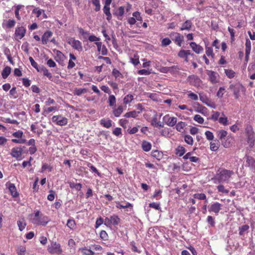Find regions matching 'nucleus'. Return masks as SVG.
I'll list each match as a JSON object with an SVG mask.
<instances>
[{"label":"nucleus","instance_id":"obj_1","mask_svg":"<svg viewBox=\"0 0 255 255\" xmlns=\"http://www.w3.org/2000/svg\"><path fill=\"white\" fill-rule=\"evenodd\" d=\"M234 175V172L231 170L222 169L218 171L214 177L215 183H228Z\"/></svg>","mask_w":255,"mask_h":255},{"label":"nucleus","instance_id":"obj_2","mask_svg":"<svg viewBox=\"0 0 255 255\" xmlns=\"http://www.w3.org/2000/svg\"><path fill=\"white\" fill-rule=\"evenodd\" d=\"M29 216L31 222L35 225L45 226L49 221L48 217L40 214L39 211H36Z\"/></svg>","mask_w":255,"mask_h":255},{"label":"nucleus","instance_id":"obj_3","mask_svg":"<svg viewBox=\"0 0 255 255\" xmlns=\"http://www.w3.org/2000/svg\"><path fill=\"white\" fill-rule=\"evenodd\" d=\"M230 89L233 92L235 99H238L240 96V92L245 91V87L240 83L232 84L230 85Z\"/></svg>","mask_w":255,"mask_h":255},{"label":"nucleus","instance_id":"obj_4","mask_svg":"<svg viewBox=\"0 0 255 255\" xmlns=\"http://www.w3.org/2000/svg\"><path fill=\"white\" fill-rule=\"evenodd\" d=\"M120 219L117 215H114L109 217H106L104 220V224L110 228L112 226H117L120 222Z\"/></svg>","mask_w":255,"mask_h":255},{"label":"nucleus","instance_id":"obj_5","mask_svg":"<svg viewBox=\"0 0 255 255\" xmlns=\"http://www.w3.org/2000/svg\"><path fill=\"white\" fill-rule=\"evenodd\" d=\"M51 120L53 123L60 126H64L68 124V119L62 115L54 116Z\"/></svg>","mask_w":255,"mask_h":255},{"label":"nucleus","instance_id":"obj_6","mask_svg":"<svg viewBox=\"0 0 255 255\" xmlns=\"http://www.w3.org/2000/svg\"><path fill=\"white\" fill-rule=\"evenodd\" d=\"M47 250L50 253L57 255H61L62 252L60 244L56 243H52L48 246Z\"/></svg>","mask_w":255,"mask_h":255},{"label":"nucleus","instance_id":"obj_7","mask_svg":"<svg viewBox=\"0 0 255 255\" xmlns=\"http://www.w3.org/2000/svg\"><path fill=\"white\" fill-rule=\"evenodd\" d=\"M12 135L17 139H12L11 141L15 143L24 144L26 142V140L22 138L23 133L21 130H18L12 133Z\"/></svg>","mask_w":255,"mask_h":255},{"label":"nucleus","instance_id":"obj_8","mask_svg":"<svg viewBox=\"0 0 255 255\" xmlns=\"http://www.w3.org/2000/svg\"><path fill=\"white\" fill-rule=\"evenodd\" d=\"M67 42L74 49L81 51L83 50L82 43L78 40H76L73 38H69L67 40Z\"/></svg>","mask_w":255,"mask_h":255},{"label":"nucleus","instance_id":"obj_9","mask_svg":"<svg viewBox=\"0 0 255 255\" xmlns=\"http://www.w3.org/2000/svg\"><path fill=\"white\" fill-rule=\"evenodd\" d=\"M172 40L179 46H181V44L184 40V37L180 33L177 32H172L169 34Z\"/></svg>","mask_w":255,"mask_h":255},{"label":"nucleus","instance_id":"obj_10","mask_svg":"<svg viewBox=\"0 0 255 255\" xmlns=\"http://www.w3.org/2000/svg\"><path fill=\"white\" fill-rule=\"evenodd\" d=\"M206 74L209 77V80L212 84H216L219 82V74L213 71L207 70Z\"/></svg>","mask_w":255,"mask_h":255},{"label":"nucleus","instance_id":"obj_11","mask_svg":"<svg viewBox=\"0 0 255 255\" xmlns=\"http://www.w3.org/2000/svg\"><path fill=\"white\" fill-rule=\"evenodd\" d=\"M163 121L169 127H173L177 123V119L174 117H171L169 115H166L163 117Z\"/></svg>","mask_w":255,"mask_h":255},{"label":"nucleus","instance_id":"obj_12","mask_svg":"<svg viewBox=\"0 0 255 255\" xmlns=\"http://www.w3.org/2000/svg\"><path fill=\"white\" fill-rule=\"evenodd\" d=\"M26 29L23 26L17 27L15 30V38L16 39H21L25 35Z\"/></svg>","mask_w":255,"mask_h":255},{"label":"nucleus","instance_id":"obj_13","mask_svg":"<svg viewBox=\"0 0 255 255\" xmlns=\"http://www.w3.org/2000/svg\"><path fill=\"white\" fill-rule=\"evenodd\" d=\"M22 149L20 147H15L12 148L10 154L14 158L17 159H20L21 158Z\"/></svg>","mask_w":255,"mask_h":255},{"label":"nucleus","instance_id":"obj_14","mask_svg":"<svg viewBox=\"0 0 255 255\" xmlns=\"http://www.w3.org/2000/svg\"><path fill=\"white\" fill-rule=\"evenodd\" d=\"M222 205L219 202H214L209 208V211L218 214L221 210Z\"/></svg>","mask_w":255,"mask_h":255},{"label":"nucleus","instance_id":"obj_15","mask_svg":"<svg viewBox=\"0 0 255 255\" xmlns=\"http://www.w3.org/2000/svg\"><path fill=\"white\" fill-rule=\"evenodd\" d=\"M188 81L190 84L194 86H199L201 83L200 79L195 75L189 76L188 78Z\"/></svg>","mask_w":255,"mask_h":255},{"label":"nucleus","instance_id":"obj_16","mask_svg":"<svg viewBox=\"0 0 255 255\" xmlns=\"http://www.w3.org/2000/svg\"><path fill=\"white\" fill-rule=\"evenodd\" d=\"M190 46L192 50L197 54L202 53L204 49L200 45L197 44L195 42H192L190 43Z\"/></svg>","mask_w":255,"mask_h":255},{"label":"nucleus","instance_id":"obj_17","mask_svg":"<svg viewBox=\"0 0 255 255\" xmlns=\"http://www.w3.org/2000/svg\"><path fill=\"white\" fill-rule=\"evenodd\" d=\"M52 35V32L51 31H47L44 33L42 36V43L43 44H46L49 41V38Z\"/></svg>","mask_w":255,"mask_h":255},{"label":"nucleus","instance_id":"obj_18","mask_svg":"<svg viewBox=\"0 0 255 255\" xmlns=\"http://www.w3.org/2000/svg\"><path fill=\"white\" fill-rule=\"evenodd\" d=\"M15 21L13 19H8L7 20H4L2 26L3 28H10L14 26Z\"/></svg>","mask_w":255,"mask_h":255},{"label":"nucleus","instance_id":"obj_19","mask_svg":"<svg viewBox=\"0 0 255 255\" xmlns=\"http://www.w3.org/2000/svg\"><path fill=\"white\" fill-rule=\"evenodd\" d=\"M192 25V22L191 20H187L180 27L181 30H190Z\"/></svg>","mask_w":255,"mask_h":255},{"label":"nucleus","instance_id":"obj_20","mask_svg":"<svg viewBox=\"0 0 255 255\" xmlns=\"http://www.w3.org/2000/svg\"><path fill=\"white\" fill-rule=\"evenodd\" d=\"M112 121L109 119H103L100 121V124L106 128H110L112 126Z\"/></svg>","mask_w":255,"mask_h":255},{"label":"nucleus","instance_id":"obj_21","mask_svg":"<svg viewBox=\"0 0 255 255\" xmlns=\"http://www.w3.org/2000/svg\"><path fill=\"white\" fill-rule=\"evenodd\" d=\"M123 112V108L122 106H119L118 108H114L113 113L116 117H119Z\"/></svg>","mask_w":255,"mask_h":255},{"label":"nucleus","instance_id":"obj_22","mask_svg":"<svg viewBox=\"0 0 255 255\" xmlns=\"http://www.w3.org/2000/svg\"><path fill=\"white\" fill-rule=\"evenodd\" d=\"M17 226L20 231H23L26 225L25 220L23 218L19 219L17 222Z\"/></svg>","mask_w":255,"mask_h":255},{"label":"nucleus","instance_id":"obj_23","mask_svg":"<svg viewBox=\"0 0 255 255\" xmlns=\"http://www.w3.org/2000/svg\"><path fill=\"white\" fill-rule=\"evenodd\" d=\"M8 188L12 196L16 197L17 196L18 194L14 184L10 183H9Z\"/></svg>","mask_w":255,"mask_h":255},{"label":"nucleus","instance_id":"obj_24","mask_svg":"<svg viewBox=\"0 0 255 255\" xmlns=\"http://www.w3.org/2000/svg\"><path fill=\"white\" fill-rule=\"evenodd\" d=\"M175 128L178 131L182 132L184 128L186 126V123L180 121L175 125Z\"/></svg>","mask_w":255,"mask_h":255},{"label":"nucleus","instance_id":"obj_25","mask_svg":"<svg viewBox=\"0 0 255 255\" xmlns=\"http://www.w3.org/2000/svg\"><path fill=\"white\" fill-rule=\"evenodd\" d=\"M39 69V71L43 72L44 76L48 78L49 79L51 80L52 76L51 73H50L48 70L44 67H42Z\"/></svg>","mask_w":255,"mask_h":255},{"label":"nucleus","instance_id":"obj_26","mask_svg":"<svg viewBox=\"0 0 255 255\" xmlns=\"http://www.w3.org/2000/svg\"><path fill=\"white\" fill-rule=\"evenodd\" d=\"M142 149L146 152L149 151L151 148V144L150 142L143 141L141 144Z\"/></svg>","mask_w":255,"mask_h":255},{"label":"nucleus","instance_id":"obj_27","mask_svg":"<svg viewBox=\"0 0 255 255\" xmlns=\"http://www.w3.org/2000/svg\"><path fill=\"white\" fill-rule=\"evenodd\" d=\"M65 59V56L64 54L60 51H57L55 59L57 62L60 63L61 62H63Z\"/></svg>","mask_w":255,"mask_h":255},{"label":"nucleus","instance_id":"obj_28","mask_svg":"<svg viewBox=\"0 0 255 255\" xmlns=\"http://www.w3.org/2000/svg\"><path fill=\"white\" fill-rule=\"evenodd\" d=\"M139 114V112H136L135 111H133L129 112L126 113L124 117L126 118H135L137 117L138 114Z\"/></svg>","mask_w":255,"mask_h":255},{"label":"nucleus","instance_id":"obj_29","mask_svg":"<svg viewBox=\"0 0 255 255\" xmlns=\"http://www.w3.org/2000/svg\"><path fill=\"white\" fill-rule=\"evenodd\" d=\"M10 72H11V68L8 66L5 67L3 69L2 73H1V76H2V78L4 79L6 78L10 74Z\"/></svg>","mask_w":255,"mask_h":255},{"label":"nucleus","instance_id":"obj_30","mask_svg":"<svg viewBox=\"0 0 255 255\" xmlns=\"http://www.w3.org/2000/svg\"><path fill=\"white\" fill-rule=\"evenodd\" d=\"M108 103L110 107H115L116 103V99L114 95H109L108 98Z\"/></svg>","mask_w":255,"mask_h":255},{"label":"nucleus","instance_id":"obj_31","mask_svg":"<svg viewBox=\"0 0 255 255\" xmlns=\"http://www.w3.org/2000/svg\"><path fill=\"white\" fill-rule=\"evenodd\" d=\"M175 153L179 156H182L185 152V149L182 146H178L175 149Z\"/></svg>","mask_w":255,"mask_h":255},{"label":"nucleus","instance_id":"obj_32","mask_svg":"<svg viewBox=\"0 0 255 255\" xmlns=\"http://www.w3.org/2000/svg\"><path fill=\"white\" fill-rule=\"evenodd\" d=\"M96 45L97 46L98 50L99 51H102V54L103 55H106V49L104 45H103L102 43L100 42H95Z\"/></svg>","mask_w":255,"mask_h":255},{"label":"nucleus","instance_id":"obj_33","mask_svg":"<svg viewBox=\"0 0 255 255\" xmlns=\"http://www.w3.org/2000/svg\"><path fill=\"white\" fill-rule=\"evenodd\" d=\"M245 131L247 134V136H251L252 135H255V132L253 130V128L251 125H248L246 128Z\"/></svg>","mask_w":255,"mask_h":255},{"label":"nucleus","instance_id":"obj_34","mask_svg":"<svg viewBox=\"0 0 255 255\" xmlns=\"http://www.w3.org/2000/svg\"><path fill=\"white\" fill-rule=\"evenodd\" d=\"M193 197L195 199H197L199 200H205V203H207V200L206 198V196L204 193H196L193 195Z\"/></svg>","mask_w":255,"mask_h":255},{"label":"nucleus","instance_id":"obj_35","mask_svg":"<svg viewBox=\"0 0 255 255\" xmlns=\"http://www.w3.org/2000/svg\"><path fill=\"white\" fill-rule=\"evenodd\" d=\"M130 61L135 66L138 65L139 63L138 55L137 54H134L133 57H130Z\"/></svg>","mask_w":255,"mask_h":255},{"label":"nucleus","instance_id":"obj_36","mask_svg":"<svg viewBox=\"0 0 255 255\" xmlns=\"http://www.w3.org/2000/svg\"><path fill=\"white\" fill-rule=\"evenodd\" d=\"M134 99V97L131 94H128L126 95L123 100L124 103L125 104H128L131 102V101Z\"/></svg>","mask_w":255,"mask_h":255},{"label":"nucleus","instance_id":"obj_37","mask_svg":"<svg viewBox=\"0 0 255 255\" xmlns=\"http://www.w3.org/2000/svg\"><path fill=\"white\" fill-rule=\"evenodd\" d=\"M151 155L154 158L159 160L162 157V153L158 150H154L152 151Z\"/></svg>","mask_w":255,"mask_h":255},{"label":"nucleus","instance_id":"obj_38","mask_svg":"<svg viewBox=\"0 0 255 255\" xmlns=\"http://www.w3.org/2000/svg\"><path fill=\"white\" fill-rule=\"evenodd\" d=\"M225 73L228 78L230 79L233 78L236 76V73L231 69H225Z\"/></svg>","mask_w":255,"mask_h":255},{"label":"nucleus","instance_id":"obj_39","mask_svg":"<svg viewBox=\"0 0 255 255\" xmlns=\"http://www.w3.org/2000/svg\"><path fill=\"white\" fill-rule=\"evenodd\" d=\"M125 13V7L124 6H120L116 12V15L118 16L119 19L121 18Z\"/></svg>","mask_w":255,"mask_h":255},{"label":"nucleus","instance_id":"obj_40","mask_svg":"<svg viewBox=\"0 0 255 255\" xmlns=\"http://www.w3.org/2000/svg\"><path fill=\"white\" fill-rule=\"evenodd\" d=\"M87 90L85 88H76L74 90V94L77 96H80L83 94L87 93Z\"/></svg>","mask_w":255,"mask_h":255},{"label":"nucleus","instance_id":"obj_41","mask_svg":"<svg viewBox=\"0 0 255 255\" xmlns=\"http://www.w3.org/2000/svg\"><path fill=\"white\" fill-rule=\"evenodd\" d=\"M16 252L18 255H24L26 252V248L23 246H19L17 247Z\"/></svg>","mask_w":255,"mask_h":255},{"label":"nucleus","instance_id":"obj_42","mask_svg":"<svg viewBox=\"0 0 255 255\" xmlns=\"http://www.w3.org/2000/svg\"><path fill=\"white\" fill-rule=\"evenodd\" d=\"M245 46V52L247 53V54H250L251 50V42L249 39H246Z\"/></svg>","mask_w":255,"mask_h":255},{"label":"nucleus","instance_id":"obj_43","mask_svg":"<svg viewBox=\"0 0 255 255\" xmlns=\"http://www.w3.org/2000/svg\"><path fill=\"white\" fill-rule=\"evenodd\" d=\"M246 162L249 166L254 167L255 166V160L251 156H246Z\"/></svg>","mask_w":255,"mask_h":255},{"label":"nucleus","instance_id":"obj_44","mask_svg":"<svg viewBox=\"0 0 255 255\" xmlns=\"http://www.w3.org/2000/svg\"><path fill=\"white\" fill-rule=\"evenodd\" d=\"M227 134V131L224 130H220L217 132V136L220 140L225 138Z\"/></svg>","mask_w":255,"mask_h":255},{"label":"nucleus","instance_id":"obj_45","mask_svg":"<svg viewBox=\"0 0 255 255\" xmlns=\"http://www.w3.org/2000/svg\"><path fill=\"white\" fill-rule=\"evenodd\" d=\"M67 226L71 230H74L76 227V223L73 219H69L67 221Z\"/></svg>","mask_w":255,"mask_h":255},{"label":"nucleus","instance_id":"obj_46","mask_svg":"<svg viewBox=\"0 0 255 255\" xmlns=\"http://www.w3.org/2000/svg\"><path fill=\"white\" fill-rule=\"evenodd\" d=\"M222 115L223 117L219 118V122L224 126L228 125L229 124L228 118L225 116L223 113L222 114Z\"/></svg>","mask_w":255,"mask_h":255},{"label":"nucleus","instance_id":"obj_47","mask_svg":"<svg viewBox=\"0 0 255 255\" xmlns=\"http://www.w3.org/2000/svg\"><path fill=\"white\" fill-rule=\"evenodd\" d=\"M43 10L36 7L33 9L32 13L36 14V16L38 18L40 17L42 13H43Z\"/></svg>","mask_w":255,"mask_h":255},{"label":"nucleus","instance_id":"obj_48","mask_svg":"<svg viewBox=\"0 0 255 255\" xmlns=\"http://www.w3.org/2000/svg\"><path fill=\"white\" fill-rule=\"evenodd\" d=\"M185 141L189 145H192L193 144V138L190 135H186L184 136Z\"/></svg>","mask_w":255,"mask_h":255},{"label":"nucleus","instance_id":"obj_49","mask_svg":"<svg viewBox=\"0 0 255 255\" xmlns=\"http://www.w3.org/2000/svg\"><path fill=\"white\" fill-rule=\"evenodd\" d=\"M210 149L212 151H217L219 147V144L217 142H211L210 143Z\"/></svg>","mask_w":255,"mask_h":255},{"label":"nucleus","instance_id":"obj_50","mask_svg":"<svg viewBox=\"0 0 255 255\" xmlns=\"http://www.w3.org/2000/svg\"><path fill=\"white\" fill-rule=\"evenodd\" d=\"M248 143H249L250 147H252L255 144V135L251 136H248Z\"/></svg>","mask_w":255,"mask_h":255},{"label":"nucleus","instance_id":"obj_51","mask_svg":"<svg viewBox=\"0 0 255 255\" xmlns=\"http://www.w3.org/2000/svg\"><path fill=\"white\" fill-rule=\"evenodd\" d=\"M206 54L208 57H214V54L213 53V48L210 47H206Z\"/></svg>","mask_w":255,"mask_h":255},{"label":"nucleus","instance_id":"obj_52","mask_svg":"<svg viewBox=\"0 0 255 255\" xmlns=\"http://www.w3.org/2000/svg\"><path fill=\"white\" fill-rule=\"evenodd\" d=\"M92 3L95 6V10L98 11L101 9V5L99 0H92Z\"/></svg>","mask_w":255,"mask_h":255},{"label":"nucleus","instance_id":"obj_53","mask_svg":"<svg viewBox=\"0 0 255 255\" xmlns=\"http://www.w3.org/2000/svg\"><path fill=\"white\" fill-rule=\"evenodd\" d=\"M22 6L21 5H17L15 6V15L16 18L18 20H20L21 18L19 13V11L20 9V8L22 7Z\"/></svg>","mask_w":255,"mask_h":255},{"label":"nucleus","instance_id":"obj_54","mask_svg":"<svg viewBox=\"0 0 255 255\" xmlns=\"http://www.w3.org/2000/svg\"><path fill=\"white\" fill-rule=\"evenodd\" d=\"M194 120L199 124H203L204 122V119L199 115H196L194 116Z\"/></svg>","mask_w":255,"mask_h":255},{"label":"nucleus","instance_id":"obj_55","mask_svg":"<svg viewBox=\"0 0 255 255\" xmlns=\"http://www.w3.org/2000/svg\"><path fill=\"white\" fill-rule=\"evenodd\" d=\"M171 43V41L168 38H163L161 41V46L165 47L169 45Z\"/></svg>","mask_w":255,"mask_h":255},{"label":"nucleus","instance_id":"obj_56","mask_svg":"<svg viewBox=\"0 0 255 255\" xmlns=\"http://www.w3.org/2000/svg\"><path fill=\"white\" fill-rule=\"evenodd\" d=\"M217 188L219 192L227 194L229 193V191L225 188V187L223 185H219L217 187Z\"/></svg>","mask_w":255,"mask_h":255},{"label":"nucleus","instance_id":"obj_57","mask_svg":"<svg viewBox=\"0 0 255 255\" xmlns=\"http://www.w3.org/2000/svg\"><path fill=\"white\" fill-rule=\"evenodd\" d=\"M206 138L209 140H212L214 136L213 133L210 131H206L205 133Z\"/></svg>","mask_w":255,"mask_h":255},{"label":"nucleus","instance_id":"obj_58","mask_svg":"<svg viewBox=\"0 0 255 255\" xmlns=\"http://www.w3.org/2000/svg\"><path fill=\"white\" fill-rule=\"evenodd\" d=\"M128 123V121L126 119H122L119 121V124L124 128H127V125Z\"/></svg>","mask_w":255,"mask_h":255},{"label":"nucleus","instance_id":"obj_59","mask_svg":"<svg viewBox=\"0 0 255 255\" xmlns=\"http://www.w3.org/2000/svg\"><path fill=\"white\" fill-rule=\"evenodd\" d=\"M132 16L137 21H142V18L140 15V13L138 11L134 12L132 13Z\"/></svg>","mask_w":255,"mask_h":255},{"label":"nucleus","instance_id":"obj_60","mask_svg":"<svg viewBox=\"0 0 255 255\" xmlns=\"http://www.w3.org/2000/svg\"><path fill=\"white\" fill-rule=\"evenodd\" d=\"M207 221L211 227H214L215 224L214 219L211 216L207 217Z\"/></svg>","mask_w":255,"mask_h":255},{"label":"nucleus","instance_id":"obj_61","mask_svg":"<svg viewBox=\"0 0 255 255\" xmlns=\"http://www.w3.org/2000/svg\"><path fill=\"white\" fill-rule=\"evenodd\" d=\"M55 192L53 190L49 191V194L47 196V199L49 201H52L55 198Z\"/></svg>","mask_w":255,"mask_h":255},{"label":"nucleus","instance_id":"obj_62","mask_svg":"<svg viewBox=\"0 0 255 255\" xmlns=\"http://www.w3.org/2000/svg\"><path fill=\"white\" fill-rule=\"evenodd\" d=\"M249 229V226L248 225H245L242 226L239 229V234L240 235H242L243 234V233L247 231Z\"/></svg>","mask_w":255,"mask_h":255},{"label":"nucleus","instance_id":"obj_63","mask_svg":"<svg viewBox=\"0 0 255 255\" xmlns=\"http://www.w3.org/2000/svg\"><path fill=\"white\" fill-rule=\"evenodd\" d=\"M29 61L30 62V64L31 65L34 67L37 70V71L39 72V69H38V64H37V63L34 60V59L31 57H30L29 58Z\"/></svg>","mask_w":255,"mask_h":255},{"label":"nucleus","instance_id":"obj_64","mask_svg":"<svg viewBox=\"0 0 255 255\" xmlns=\"http://www.w3.org/2000/svg\"><path fill=\"white\" fill-rule=\"evenodd\" d=\"M149 207L159 210L160 209V204L158 203L152 202L150 203L149 205Z\"/></svg>","mask_w":255,"mask_h":255}]
</instances>
